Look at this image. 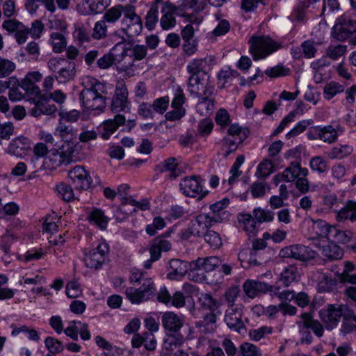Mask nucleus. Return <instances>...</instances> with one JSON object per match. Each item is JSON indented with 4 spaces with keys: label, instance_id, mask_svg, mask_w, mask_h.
Returning <instances> with one entry per match:
<instances>
[{
    "label": "nucleus",
    "instance_id": "c85d7f7f",
    "mask_svg": "<svg viewBox=\"0 0 356 356\" xmlns=\"http://www.w3.org/2000/svg\"><path fill=\"white\" fill-rule=\"evenodd\" d=\"M171 248V243L169 241L162 238H155L149 245V253L152 260H158L161 257L162 251L167 252Z\"/></svg>",
    "mask_w": 356,
    "mask_h": 356
},
{
    "label": "nucleus",
    "instance_id": "ea45409f",
    "mask_svg": "<svg viewBox=\"0 0 356 356\" xmlns=\"http://www.w3.org/2000/svg\"><path fill=\"white\" fill-rule=\"evenodd\" d=\"M353 151V148L348 145H338L332 147L327 152L330 159H343L349 156Z\"/></svg>",
    "mask_w": 356,
    "mask_h": 356
},
{
    "label": "nucleus",
    "instance_id": "4c0bfd02",
    "mask_svg": "<svg viewBox=\"0 0 356 356\" xmlns=\"http://www.w3.org/2000/svg\"><path fill=\"white\" fill-rule=\"evenodd\" d=\"M76 129H74L71 124H66L62 120L59 121L55 131V134L65 140L66 142H70V140L74 138L76 136Z\"/></svg>",
    "mask_w": 356,
    "mask_h": 356
},
{
    "label": "nucleus",
    "instance_id": "49530a36",
    "mask_svg": "<svg viewBox=\"0 0 356 356\" xmlns=\"http://www.w3.org/2000/svg\"><path fill=\"white\" fill-rule=\"evenodd\" d=\"M209 65L208 60L204 58L200 59H193L187 66L188 72L191 74V75L194 74H200L201 72L205 73L204 71L207 70Z\"/></svg>",
    "mask_w": 356,
    "mask_h": 356
},
{
    "label": "nucleus",
    "instance_id": "c756f323",
    "mask_svg": "<svg viewBox=\"0 0 356 356\" xmlns=\"http://www.w3.org/2000/svg\"><path fill=\"white\" fill-rule=\"evenodd\" d=\"M87 219L89 222L96 225L101 229H105L109 221L104 212L98 208L92 209L88 214Z\"/></svg>",
    "mask_w": 356,
    "mask_h": 356
},
{
    "label": "nucleus",
    "instance_id": "b1692460",
    "mask_svg": "<svg viewBox=\"0 0 356 356\" xmlns=\"http://www.w3.org/2000/svg\"><path fill=\"white\" fill-rule=\"evenodd\" d=\"M169 273L167 276L170 280H179L182 278L188 271L186 261L173 259L169 261Z\"/></svg>",
    "mask_w": 356,
    "mask_h": 356
},
{
    "label": "nucleus",
    "instance_id": "0e129e2a",
    "mask_svg": "<svg viewBox=\"0 0 356 356\" xmlns=\"http://www.w3.org/2000/svg\"><path fill=\"white\" fill-rule=\"evenodd\" d=\"M337 285V280L323 274L321 280L318 282V289L321 292L330 291Z\"/></svg>",
    "mask_w": 356,
    "mask_h": 356
},
{
    "label": "nucleus",
    "instance_id": "393cba45",
    "mask_svg": "<svg viewBox=\"0 0 356 356\" xmlns=\"http://www.w3.org/2000/svg\"><path fill=\"white\" fill-rule=\"evenodd\" d=\"M245 293L250 298H254L262 293H266L267 283L253 280H246L243 285Z\"/></svg>",
    "mask_w": 356,
    "mask_h": 356
},
{
    "label": "nucleus",
    "instance_id": "f704fd0d",
    "mask_svg": "<svg viewBox=\"0 0 356 356\" xmlns=\"http://www.w3.org/2000/svg\"><path fill=\"white\" fill-rule=\"evenodd\" d=\"M322 256L330 261L340 259L343 257L342 249L334 243H330L321 248Z\"/></svg>",
    "mask_w": 356,
    "mask_h": 356
},
{
    "label": "nucleus",
    "instance_id": "1a4fd4ad",
    "mask_svg": "<svg viewBox=\"0 0 356 356\" xmlns=\"http://www.w3.org/2000/svg\"><path fill=\"white\" fill-rule=\"evenodd\" d=\"M355 32H356V19L343 15L337 19L332 35L336 40L344 41Z\"/></svg>",
    "mask_w": 356,
    "mask_h": 356
},
{
    "label": "nucleus",
    "instance_id": "603ef678",
    "mask_svg": "<svg viewBox=\"0 0 356 356\" xmlns=\"http://www.w3.org/2000/svg\"><path fill=\"white\" fill-rule=\"evenodd\" d=\"M106 22L102 19L95 22L92 29V36L95 40L104 39L108 35V26Z\"/></svg>",
    "mask_w": 356,
    "mask_h": 356
},
{
    "label": "nucleus",
    "instance_id": "dca6fc26",
    "mask_svg": "<svg viewBox=\"0 0 356 356\" xmlns=\"http://www.w3.org/2000/svg\"><path fill=\"white\" fill-rule=\"evenodd\" d=\"M31 140L27 137L21 135L10 140L5 152L8 154L22 157L31 149Z\"/></svg>",
    "mask_w": 356,
    "mask_h": 356
},
{
    "label": "nucleus",
    "instance_id": "a878e982",
    "mask_svg": "<svg viewBox=\"0 0 356 356\" xmlns=\"http://www.w3.org/2000/svg\"><path fill=\"white\" fill-rule=\"evenodd\" d=\"M125 121V117L121 114H117L113 119L104 121L102 124L103 131L101 134V137L104 140H108L120 126L124 124Z\"/></svg>",
    "mask_w": 356,
    "mask_h": 356
},
{
    "label": "nucleus",
    "instance_id": "2f4dec72",
    "mask_svg": "<svg viewBox=\"0 0 356 356\" xmlns=\"http://www.w3.org/2000/svg\"><path fill=\"white\" fill-rule=\"evenodd\" d=\"M300 277V273L297 266L289 265L280 273V280L287 287L292 282H297Z\"/></svg>",
    "mask_w": 356,
    "mask_h": 356
},
{
    "label": "nucleus",
    "instance_id": "ddd939ff",
    "mask_svg": "<svg viewBox=\"0 0 356 356\" xmlns=\"http://www.w3.org/2000/svg\"><path fill=\"white\" fill-rule=\"evenodd\" d=\"M179 187L183 193L188 197L202 198L207 194L204 192L198 176L186 177L179 183Z\"/></svg>",
    "mask_w": 356,
    "mask_h": 356
},
{
    "label": "nucleus",
    "instance_id": "f03ea898",
    "mask_svg": "<svg viewBox=\"0 0 356 356\" xmlns=\"http://www.w3.org/2000/svg\"><path fill=\"white\" fill-rule=\"evenodd\" d=\"M214 88L210 83L209 76L206 73L191 75L188 79V90L191 95L200 99V106L206 104L213 106V100L210 97L213 93Z\"/></svg>",
    "mask_w": 356,
    "mask_h": 356
},
{
    "label": "nucleus",
    "instance_id": "c03bdc74",
    "mask_svg": "<svg viewBox=\"0 0 356 356\" xmlns=\"http://www.w3.org/2000/svg\"><path fill=\"white\" fill-rule=\"evenodd\" d=\"M202 309L209 312H218V303L209 293H203L199 298Z\"/></svg>",
    "mask_w": 356,
    "mask_h": 356
},
{
    "label": "nucleus",
    "instance_id": "774afa93",
    "mask_svg": "<svg viewBox=\"0 0 356 356\" xmlns=\"http://www.w3.org/2000/svg\"><path fill=\"white\" fill-rule=\"evenodd\" d=\"M240 350L243 356H261V350L257 346L244 342L240 346Z\"/></svg>",
    "mask_w": 356,
    "mask_h": 356
},
{
    "label": "nucleus",
    "instance_id": "cd10ccee",
    "mask_svg": "<svg viewBox=\"0 0 356 356\" xmlns=\"http://www.w3.org/2000/svg\"><path fill=\"white\" fill-rule=\"evenodd\" d=\"M130 3L122 5L118 4L107 9L102 18L109 24H115L122 17L124 16V12L129 8Z\"/></svg>",
    "mask_w": 356,
    "mask_h": 356
},
{
    "label": "nucleus",
    "instance_id": "9b49d317",
    "mask_svg": "<svg viewBox=\"0 0 356 356\" xmlns=\"http://www.w3.org/2000/svg\"><path fill=\"white\" fill-rule=\"evenodd\" d=\"M115 65L119 72H124L129 76H134L138 70V65L131 55L130 48H123L120 54H115Z\"/></svg>",
    "mask_w": 356,
    "mask_h": 356
},
{
    "label": "nucleus",
    "instance_id": "9d476101",
    "mask_svg": "<svg viewBox=\"0 0 356 356\" xmlns=\"http://www.w3.org/2000/svg\"><path fill=\"white\" fill-rule=\"evenodd\" d=\"M109 251L108 245L105 243H99L85 254L84 262L87 267L95 270L100 268L104 264Z\"/></svg>",
    "mask_w": 356,
    "mask_h": 356
},
{
    "label": "nucleus",
    "instance_id": "09e8293b",
    "mask_svg": "<svg viewBox=\"0 0 356 356\" xmlns=\"http://www.w3.org/2000/svg\"><path fill=\"white\" fill-rule=\"evenodd\" d=\"M143 291L139 288L129 287L126 289V297L132 304H140L142 302L147 301L150 299L149 297H143Z\"/></svg>",
    "mask_w": 356,
    "mask_h": 356
},
{
    "label": "nucleus",
    "instance_id": "72a5a7b5",
    "mask_svg": "<svg viewBox=\"0 0 356 356\" xmlns=\"http://www.w3.org/2000/svg\"><path fill=\"white\" fill-rule=\"evenodd\" d=\"M219 312H208L204 314L203 319L197 323V327L205 333H212L216 328V315Z\"/></svg>",
    "mask_w": 356,
    "mask_h": 356
},
{
    "label": "nucleus",
    "instance_id": "5701e85b",
    "mask_svg": "<svg viewBox=\"0 0 356 356\" xmlns=\"http://www.w3.org/2000/svg\"><path fill=\"white\" fill-rule=\"evenodd\" d=\"M308 172V170L302 168L299 163L293 162L283 171L282 176L284 181L291 182L297 180L300 177H307Z\"/></svg>",
    "mask_w": 356,
    "mask_h": 356
},
{
    "label": "nucleus",
    "instance_id": "6ab92c4d",
    "mask_svg": "<svg viewBox=\"0 0 356 356\" xmlns=\"http://www.w3.org/2000/svg\"><path fill=\"white\" fill-rule=\"evenodd\" d=\"M161 321L166 333L179 332L184 326V318L172 312L163 313Z\"/></svg>",
    "mask_w": 356,
    "mask_h": 356
},
{
    "label": "nucleus",
    "instance_id": "58836bf2",
    "mask_svg": "<svg viewBox=\"0 0 356 356\" xmlns=\"http://www.w3.org/2000/svg\"><path fill=\"white\" fill-rule=\"evenodd\" d=\"M316 252L310 248L303 245H293V259L300 261H307L314 259Z\"/></svg>",
    "mask_w": 356,
    "mask_h": 356
},
{
    "label": "nucleus",
    "instance_id": "6e6d98bb",
    "mask_svg": "<svg viewBox=\"0 0 356 356\" xmlns=\"http://www.w3.org/2000/svg\"><path fill=\"white\" fill-rule=\"evenodd\" d=\"M207 0H184L179 6L181 10L191 8L195 12L198 13L202 11L207 5Z\"/></svg>",
    "mask_w": 356,
    "mask_h": 356
},
{
    "label": "nucleus",
    "instance_id": "7ed1b4c3",
    "mask_svg": "<svg viewBox=\"0 0 356 356\" xmlns=\"http://www.w3.org/2000/svg\"><path fill=\"white\" fill-rule=\"evenodd\" d=\"M250 52L254 60L264 59L273 54L282 45L267 35H257L250 38Z\"/></svg>",
    "mask_w": 356,
    "mask_h": 356
},
{
    "label": "nucleus",
    "instance_id": "4be33fe9",
    "mask_svg": "<svg viewBox=\"0 0 356 356\" xmlns=\"http://www.w3.org/2000/svg\"><path fill=\"white\" fill-rule=\"evenodd\" d=\"M220 257L212 256L205 258H197L191 263V267L204 272H211L222 264Z\"/></svg>",
    "mask_w": 356,
    "mask_h": 356
},
{
    "label": "nucleus",
    "instance_id": "3c124183",
    "mask_svg": "<svg viewBox=\"0 0 356 356\" xmlns=\"http://www.w3.org/2000/svg\"><path fill=\"white\" fill-rule=\"evenodd\" d=\"M229 200L227 198H224L210 206V209L213 212L212 216H221L225 220L228 218L229 214L224 211V209L228 206Z\"/></svg>",
    "mask_w": 356,
    "mask_h": 356
},
{
    "label": "nucleus",
    "instance_id": "5fc2aeb1",
    "mask_svg": "<svg viewBox=\"0 0 356 356\" xmlns=\"http://www.w3.org/2000/svg\"><path fill=\"white\" fill-rule=\"evenodd\" d=\"M344 87L339 83L331 81L324 87L323 94L326 99H331L336 95L343 92Z\"/></svg>",
    "mask_w": 356,
    "mask_h": 356
},
{
    "label": "nucleus",
    "instance_id": "a19ab883",
    "mask_svg": "<svg viewBox=\"0 0 356 356\" xmlns=\"http://www.w3.org/2000/svg\"><path fill=\"white\" fill-rule=\"evenodd\" d=\"M184 341V337L179 332H167L163 341V346L165 349L172 350L175 348L181 345Z\"/></svg>",
    "mask_w": 356,
    "mask_h": 356
},
{
    "label": "nucleus",
    "instance_id": "412c9836",
    "mask_svg": "<svg viewBox=\"0 0 356 356\" xmlns=\"http://www.w3.org/2000/svg\"><path fill=\"white\" fill-rule=\"evenodd\" d=\"M42 77V75L39 72H29L21 81L19 86L31 95H38L40 91L35 83L41 81Z\"/></svg>",
    "mask_w": 356,
    "mask_h": 356
},
{
    "label": "nucleus",
    "instance_id": "680f3d73",
    "mask_svg": "<svg viewBox=\"0 0 356 356\" xmlns=\"http://www.w3.org/2000/svg\"><path fill=\"white\" fill-rule=\"evenodd\" d=\"M16 68L15 63L7 58L0 57V78H4L12 74Z\"/></svg>",
    "mask_w": 356,
    "mask_h": 356
},
{
    "label": "nucleus",
    "instance_id": "7c9ffc66",
    "mask_svg": "<svg viewBox=\"0 0 356 356\" xmlns=\"http://www.w3.org/2000/svg\"><path fill=\"white\" fill-rule=\"evenodd\" d=\"M57 111L56 106L46 100H38L35 106L31 109V114L34 117H39L42 115H52Z\"/></svg>",
    "mask_w": 356,
    "mask_h": 356
},
{
    "label": "nucleus",
    "instance_id": "20e7f679",
    "mask_svg": "<svg viewBox=\"0 0 356 356\" xmlns=\"http://www.w3.org/2000/svg\"><path fill=\"white\" fill-rule=\"evenodd\" d=\"M74 151L72 143L65 142L58 149L49 152L44 158V165L50 170H55L62 165H68L73 161Z\"/></svg>",
    "mask_w": 356,
    "mask_h": 356
},
{
    "label": "nucleus",
    "instance_id": "4468645a",
    "mask_svg": "<svg viewBox=\"0 0 356 356\" xmlns=\"http://www.w3.org/2000/svg\"><path fill=\"white\" fill-rule=\"evenodd\" d=\"M179 11H181L179 6L177 7L168 1L163 3L160 25L163 30H169L175 26V13L182 15V14L178 13Z\"/></svg>",
    "mask_w": 356,
    "mask_h": 356
},
{
    "label": "nucleus",
    "instance_id": "0eeeda50",
    "mask_svg": "<svg viewBox=\"0 0 356 356\" xmlns=\"http://www.w3.org/2000/svg\"><path fill=\"white\" fill-rule=\"evenodd\" d=\"M248 131L238 124H232L227 129V136L222 140L225 156L227 157L234 152L239 144L247 138Z\"/></svg>",
    "mask_w": 356,
    "mask_h": 356
},
{
    "label": "nucleus",
    "instance_id": "423d86ee",
    "mask_svg": "<svg viewBox=\"0 0 356 356\" xmlns=\"http://www.w3.org/2000/svg\"><path fill=\"white\" fill-rule=\"evenodd\" d=\"M120 31L128 38L138 36L143 30V21L136 13V7L131 4L124 12V16L120 22Z\"/></svg>",
    "mask_w": 356,
    "mask_h": 356
},
{
    "label": "nucleus",
    "instance_id": "e2e57ef3",
    "mask_svg": "<svg viewBox=\"0 0 356 356\" xmlns=\"http://www.w3.org/2000/svg\"><path fill=\"white\" fill-rule=\"evenodd\" d=\"M15 133V126L11 122L0 124V145L3 140H8Z\"/></svg>",
    "mask_w": 356,
    "mask_h": 356
},
{
    "label": "nucleus",
    "instance_id": "a18cd8bd",
    "mask_svg": "<svg viewBox=\"0 0 356 356\" xmlns=\"http://www.w3.org/2000/svg\"><path fill=\"white\" fill-rule=\"evenodd\" d=\"M118 49V45L113 47L110 51L97 60V66L102 70L109 68L113 64H115V51Z\"/></svg>",
    "mask_w": 356,
    "mask_h": 356
},
{
    "label": "nucleus",
    "instance_id": "473e14b6",
    "mask_svg": "<svg viewBox=\"0 0 356 356\" xmlns=\"http://www.w3.org/2000/svg\"><path fill=\"white\" fill-rule=\"evenodd\" d=\"M238 222L243 225L244 230L250 237H254L259 229L258 225L251 214L241 213L238 216Z\"/></svg>",
    "mask_w": 356,
    "mask_h": 356
},
{
    "label": "nucleus",
    "instance_id": "39448f33",
    "mask_svg": "<svg viewBox=\"0 0 356 356\" xmlns=\"http://www.w3.org/2000/svg\"><path fill=\"white\" fill-rule=\"evenodd\" d=\"M49 69L55 74L58 83H65L73 80L76 76L75 63L64 58L55 57L47 62Z\"/></svg>",
    "mask_w": 356,
    "mask_h": 356
},
{
    "label": "nucleus",
    "instance_id": "338daca9",
    "mask_svg": "<svg viewBox=\"0 0 356 356\" xmlns=\"http://www.w3.org/2000/svg\"><path fill=\"white\" fill-rule=\"evenodd\" d=\"M205 241L213 249L220 248L222 245V240L219 234L212 230H209L204 235Z\"/></svg>",
    "mask_w": 356,
    "mask_h": 356
},
{
    "label": "nucleus",
    "instance_id": "de8ad7c7",
    "mask_svg": "<svg viewBox=\"0 0 356 356\" xmlns=\"http://www.w3.org/2000/svg\"><path fill=\"white\" fill-rule=\"evenodd\" d=\"M338 138L337 131L331 125L321 127V138L324 143H334Z\"/></svg>",
    "mask_w": 356,
    "mask_h": 356
},
{
    "label": "nucleus",
    "instance_id": "e433bc0d",
    "mask_svg": "<svg viewBox=\"0 0 356 356\" xmlns=\"http://www.w3.org/2000/svg\"><path fill=\"white\" fill-rule=\"evenodd\" d=\"M313 229L318 237L331 239L332 233L336 232V228L329 225L323 220H318L314 222Z\"/></svg>",
    "mask_w": 356,
    "mask_h": 356
},
{
    "label": "nucleus",
    "instance_id": "a211bd4d",
    "mask_svg": "<svg viewBox=\"0 0 356 356\" xmlns=\"http://www.w3.org/2000/svg\"><path fill=\"white\" fill-rule=\"evenodd\" d=\"M242 314V307L240 305L229 306L226 310L225 321L230 329L240 332L244 327Z\"/></svg>",
    "mask_w": 356,
    "mask_h": 356
},
{
    "label": "nucleus",
    "instance_id": "4d7b16f0",
    "mask_svg": "<svg viewBox=\"0 0 356 356\" xmlns=\"http://www.w3.org/2000/svg\"><path fill=\"white\" fill-rule=\"evenodd\" d=\"M273 329L271 327L261 326L257 329H251L249 330L248 336L250 340L259 341L264 339L266 335L271 334Z\"/></svg>",
    "mask_w": 356,
    "mask_h": 356
},
{
    "label": "nucleus",
    "instance_id": "bf43d9fd",
    "mask_svg": "<svg viewBox=\"0 0 356 356\" xmlns=\"http://www.w3.org/2000/svg\"><path fill=\"white\" fill-rule=\"evenodd\" d=\"M51 43L56 53H60L66 46V40L60 33L54 32L51 34Z\"/></svg>",
    "mask_w": 356,
    "mask_h": 356
},
{
    "label": "nucleus",
    "instance_id": "bb28decb",
    "mask_svg": "<svg viewBox=\"0 0 356 356\" xmlns=\"http://www.w3.org/2000/svg\"><path fill=\"white\" fill-rule=\"evenodd\" d=\"M178 165L177 159L170 157L158 165L156 170L161 173L168 172L170 178L176 179L181 173V170L178 167Z\"/></svg>",
    "mask_w": 356,
    "mask_h": 356
},
{
    "label": "nucleus",
    "instance_id": "f257e3e1",
    "mask_svg": "<svg viewBox=\"0 0 356 356\" xmlns=\"http://www.w3.org/2000/svg\"><path fill=\"white\" fill-rule=\"evenodd\" d=\"M84 88L79 93L82 106L88 111L102 112L106 107L105 86L92 76H86L82 83Z\"/></svg>",
    "mask_w": 356,
    "mask_h": 356
},
{
    "label": "nucleus",
    "instance_id": "8fccbe9b",
    "mask_svg": "<svg viewBox=\"0 0 356 356\" xmlns=\"http://www.w3.org/2000/svg\"><path fill=\"white\" fill-rule=\"evenodd\" d=\"M159 8L156 3L153 4L145 16V26L151 31L153 30L158 22Z\"/></svg>",
    "mask_w": 356,
    "mask_h": 356
},
{
    "label": "nucleus",
    "instance_id": "f8f14e48",
    "mask_svg": "<svg viewBox=\"0 0 356 356\" xmlns=\"http://www.w3.org/2000/svg\"><path fill=\"white\" fill-rule=\"evenodd\" d=\"M223 218L221 216H209L206 213L200 214L191 221V233L193 234V236H202L205 231L212 226L213 222H220Z\"/></svg>",
    "mask_w": 356,
    "mask_h": 356
},
{
    "label": "nucleus",
    "instance_id": "c9c22d12",
    "mask_svg": "<svg viewBox=\"0 0 356 356\" xmlns=\"http://www.w3.org/2000/svg\"><path fill=\"white\" fill-rule=\"evenodd\" d=\"M338 221H343L348 219L356 220V202L349 200L346 204L337 212Z\"/></svg>",
    "mask_w": 356,
    "mask_h": 356
},
{
    "label": "nucleus",
    "instance_id": "6e6552de",
    "mask_svg": "<svg viewBox=\"0 0 356 356\" xmlns=\"http://www.w3.org/2000/svg\"><path fill=\"white\" fill-rule=\"evenodd\" d=\"M347 307L343 305H328L326 308L320 311V316L325 328L332 330L335 328L341 318L346 316Z\"/></svg>",
    "mask_w": 356,
    "mask_h": 356
},
{
    "label": "nucleus",
    "instance_id": "13d9d810",
    "mask_svg": "<svg viewBox=\"0 0 356 356\" xmlns=\"http://www.w3.org/2000/svg\"><path fill=\"white\" fill-rule=\"evenodd\" d=\"M347 51V46L344 44L330 45L326 49V56L332 59L338 60Z\"/></svg>",
    "mask_w": 356,
    "mask_h": 356
},
{
    "label": "nucleus",
    "instance_id": "052dcab7",
    "mask_svg": "<svg viewBox=\"0 0 356 356\" xmlns=\"http://www.w3.org/2000/svg\"><path fill=\"white\" fill-rule=\"evenodd\" d=\"M254 219L257 223L270 222L274 219V213L269 210L256 208L252 211Z\"/></svg>",
    "mask_w": 356,
    "mask_h": 356
},
{
    "label": "nucleus",
    "instance_id": "f3484780",
    "mask_svg": "<svg viewBox=\"0 0 356 356\" xmlns=\"http://www.w3.org/2000/svg\"><path fill=\"white\" fill-rule=\"evenodd\" d=\"M129 102L128 101V90L125 86L122 85L115 89V96L111 104L113 113L129 112Z\"/></svg>",
    "mask_w": 356,
    "mask_h": 356
},
{
    "label": "nucleus",
    "instance_id": "aec40b11",
    "mask_svg": "<svg viewBox=\"0 0 356 356\" xmlns=\"http://www.w3.org/2000/svg\"><path fill=\"white\" fill-rule=\"evenodd\" d=\"M297 324L300 331L302 329H311L318 337L323 335V325L318 321L314 319L309 313H303L300 316V321Z\"/></svg>",
    "mask_w": 356,
    "mask_h": 356
},
{
    "label": "nucleus",
    "instance_id": "37998d69",
    "mask_svg": "<svg viewBox=\"0 0 356 356\" xmlns=\"http://www.w3.org/2000/svg\"><path fill=\"white\" fill-rule=\"evenodd\" d=\"M275 164L272 159H264L257 166L255 175L259 178H266L274 172Z\"/></svg>",
    "mask_w": 356,
    "mask_h": 356
},
{
    "label": "nucleus",
    "instance_id": "79ce46f5",
    "mask_svg": "<svg viewBox=\"0 0 356 356\" xmlns=\"http://www.w3.org/2000/svg\"><path fill=\"white\" fill-rule=\"evenodd\" d=\"M110 0H87L83 6H87L88 10L85 15L96 14L102 12L109 5Z\"/></svg>",
    "mask_w": 356,
    "mask_h": 356
},
{
    "label": "nucleus",
    "instance_id": "864d4df0",
    "mask_svg": "<svg viewBox=\"0 0 356 356\" xmlns=\"http://www.w3.org/2000/svg\"><path fill=\"white\" fill-rule=\"evenodd\" d=\"M332 234V238H334L338 242L347 244V245L356 241V234L350 231H342L336 229V232H333Z\"/></svg>",
    "mask_w": 356,
    "mask_h": 356
},
{
    "label": "nucleus",
    "instance_id": "2eb2a0df",
    "mask_svg": "<svg viewBox=\"0 0 356 356\" xmlns=\"http://www.w3.org/2000/svg\"><path fill=\"white\" fill-rule=\"evenodd\" d=\"M68 176L76 190H86L90 186L91 178L88 172L81 165H76L72 169Z\"/></svg>",
    "mask_w": 356,
    "mask_h": 356
},
{
    "label": "nucleus",
    "instance_id": "69168bd1",
    "mask_svg": "<svg viewBox=\"0 0 356 356\" xmlns=\"http://www.w3.org/2000/svg\"><path fill=\"white\" fill-rule=\"evenodd\" d=\"M312 124H313V120L311 119L300 121L290 131L286 134V138L289 139L299 135Z\"/></svg>",
    "mask_w": 356,
    "mask_h": 356
}]
</instances>
